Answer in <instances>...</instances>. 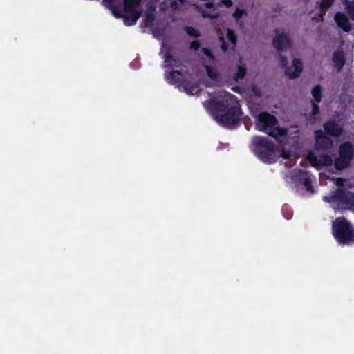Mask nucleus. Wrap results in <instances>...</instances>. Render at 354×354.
Wrapping results in <instances>:
<instances>
[{"label": "nucleus", "mask_w": 354, "mask_h": 354, "mask_svg": "<svg viewBox=\"0 0 354 354\" xmlns=\"http://www.w3.org/2000/svg\"><path fill=\"white\" fill-rule=\"evenodd\" d=\"M333 235L341 243L354 241V229L344 218H337L333 225Z\"/></svg>", "instance_id": "20e7f679"}, {"label": "nucleus", "mask_w": 354, "mask_h": 354, "mask_svg": "<svg viewBox=\"0 0 354 354\" xmlns=\"http://www.w3.org/2000/svg\"><path fill=\"white\" fill-rule=\"evenodd\" d=\"M209 104L212 110L223 112L225 111L228 106V99L211 100Z\"/></svg>", "instance_id": "dca6fc26"}, {"label": "nucleus", "mask_w": 354, "mask_h": 354, "mask_svg": "<svg viewBox=\"0 0 354 354\" xmlns=\"http://www.w3.org/2000/svg\"><path fill=\"white\" fill-rule=\"evenodd\" d=\"M165 62L167 64V66H171L172 64L175 66L180 65V63L173 57L170 50H167L165 54Z\"/></svg>", "instance_id": "4be33fe9"}, {"label": "nucleus", "mask_w": 354, "mask_h": 354, "mask_svg": "<svg viewBox=\"0 0 354 354\" xmlns=\"http://www.w3.org/2000/svg\"><path fill=\"white\" fill-rule=\"evenodd\" d=\"M141 15V12L136 10L124 12L123 16L124 23L126 26H130L136 24Z\"/></svg>", "instance_id": "4468645a"}, {"label": "nucleus", "mask_w": 354, "mask_h": 354, "mask_svg": "<svg viewBox=\"0 0 354 354\" xmlns=\"http://www.w3.org/2000/svg\"><path fill=\"white\" fill-rule=\"evenodd\" d=\"M319 103L312 102V115H316L319 112V107L318 106Z\"/></svg>", "instance_id": "72a5a7b5"}, {"label": "nucleus", "mask_w": 354, "mask_h": 354, "mask_svg": "<svg viewBox=\"0 0 354 354\" xmlns=\"http://www.w3.org/2000/svg\"><path fill=\"white\" fill-rule=\"evenodd\" d=\"M165 76L169 84H178V88L185 80L184 75L180 71H166Z\"/></svg>", "instance_id": "ddd939ff"}, {"label": "nucleus", "mask_w": 354, "mask_h": 354, "mask_svg": "<svg viewBox=\"0 0 354 354\" xmlns=\"http://www.w3.org/2000/svg\"><path fill=\"white\" fill-rule=\"evenodd\" d=\"M312 95L315 100L314 102L319 103L322 99V88L319 84L315 85L311 91Z\"/></svg>", "instance_id": "412c9836"}, {"label": "nucleus", "mask_w": 354, "mask_h": 354, "mask_svg": "<svg viewBox=\"0 0 354 354\" xmlns=\"http://www.w3.org/2000/svg\"><path fill=\"white\" fill-rule=\"evenodd\" d=\"M242 111L239 104L230 107L224 114L217 115L216 119L223 127L234 129L239 125Z\"/></svg>", "instance_id": "423d86ee"}, {"label": "nucleus", "mask_w": 354, "mask_h": 354, "mask_svg": "<svg viewBox=\"0 0 354 354\" xmlns=\"http://www.w3.org/2000/svg\"><path fill=\"white\" fill-rule=\"evenodd\" d=\"M335 66L340 71L345 64V57L342 52H335L332 57Z\"/></svg>", "instance_id": "a211bd4d"}, {"label": "nucleus", "mask_w": 354, "mask_h": 354, "mask_svg": "<svg viewBox=\"0 0 354 354\" xmlns=\"http://www.w3.org/2000/svg\"><path fill=\"white\" fill-rule=\"evenodd\" d=\"M334 19L337 26L344 32H348L351 31V26L348 17L345 14L341 12H337L335 15Z\"/></svg>", "instance_id": "f8f14e48"}, {"label": "nucleus", "mask_w": 354, "mask_h": 354, "mask_svg": "<svg viewBox=\"0 0 354 354\" xmlns=\"http://www.w3.org/2000/svg\"><path fill=\"white\" fill-rule=\"evenodd\" d=\"M233 97H235L234 95H232L229 94V98L231 99V98H233Z\"/></svg>", "instance_id": "a19ab883"}, {"label": "nucleus", "mask_w": 354, "mask_h": 354, "mask_svg": "<svg viewBox=\"0 0 354 354\" xmlns=\"http://www.w3.org/2000/svg\"><path fill=\"white\" fill-rule=\"evenodd\" d=\"M279 64L282 67H285L288 64V59L286 56L281 55L279 59Z\"/></svg>", "instance_id": "c9c22d12"}, {"label": "nucleus", "mask_w": 354, "mask_h": 354, "mask_svg": "<svg viewBox=\"0 0 354 354\" xmlns=\"http://www.w3.org/2000/svg\"><path fill=\"white\" fill-rule=\"evenodd\" d=\"M204 67L205 68L207 75L209 78L212 80H216L219 78L220 73L216 68L209 65H205Z\"/></svg>", "instance_id": "aec40b11"}, {"label": "nucleus", "mask_w": 354, "mask_h": 354, "mask_svg": "<svg viewBox=\"0 0 354 354\" xmlns=\"http://www.w3.org/2000/svg\"><path fill=\"white\" fill-rule=\"evenodd\" d=\"M256 129L266 132L268 136L279 140V138L288 134V129L279 127L277 118L268 112L260 113L256 118Z\"/></svg>", "instance_id": "f257e3e1"}, {"label": "nucleus", "mask_w": 354, "mask_h": 354, "mask_svg": "<svg viewBox=\"0 0 354 354\" xmlns=\"http://www.w3.org/2000/svg\"><path fill=\"white\" fill-rule=\"evenodd\" d=\"M245 13V11L244 10L240 9L239 8H236L234 13L232 14V16L236 19H239L242 17L243 14Z\"/></svg>", "instance_id": "c756f323"}, {"label": "nucleus", "mask_w": 354, "mask_h": 354, "mask_svg": "<svg viewBox=\"0 0 354 354\" xmlns=\"http://www.w3.org/2000/svg\"><path fill=\"white\" fill-rule=\"evenodd\" d=\"M308 160L310 163L311 166L320 169L322 167H328L332 165L334 160L332 157L328 154H321L318 156L313 153H309L308 156Z\"/></svg>", "instance_id": "0eeeda50"}, {"label": "nucleus", "mask_w": 354, "mask_h": 354, "mask_svg": "<svg viewBox=\"0 0 354 354\" xmlns=\"http://www.w3.org/2000/svg\"><path fill=\"white\" fill-rule=\"evenodd\" d=\"M281 156H282L283 158H286V156L285 155H283V154H281Z\"/></svg>", "instance_id": "79ce46f5"}, {"label": "nucleus", "mask_w": 354, "mask_h": 354, "mask_svg": "<svg viewBox=\"0 0 354 354\" xmlns=\"http://www.w3.org/2000/svg\"><path fill=\"white\" fill-rule=\"evenodd\" d=\"M335 0H321L319 3V9L323 15H325L326 10L333 4Z\"/></svg>", "instance_id": "b1692460"}, {"label": "nucleus", "mask_w": 354, "mask_h": 354, "mask_svg": "<svg viewBox=\"0 0 354 354\" xmlns=\"http://www.w3.org/2000/svg\"><path fill=\"white\" fill-rule=\"evenodd\" d=\"M324 200L336 203L339 208L344 209H351L354 206V194L345 188H337L328 197H324Z\"/></svg>", "instance_id": "7ed1b4c3"}, {"label": "nucleus", "mask_w": 354, "mask_h": 354, "mask_svg": "<svg viewBox=\"0 0 354 354\" xmlns=\"http://www.w3.org/2000/svg\"><path fill=\"white\" fill-rule=\"evenodd\" d=\"M272 45L278 51H285L290 48L291 40L286 34H278L273 39Z\"/></svg>", "instance_id": "1a4fd4ad"}, {"label": "nucleus", "mask_w": 354, "mask_h": 354, "mask_svg": "<svg viewBox=\"0 0 354 354\" xmlns=\"http://www.w3.org/2000/svg\"><path fill=\"white\" fill-rule=\"evenodd\" d=\"M123 10L124 12L136 10L141 0H123Z\"/></svg>", "instance_id": "6ab92c4d"}, {"label": "nucleus", "mask_w": 354, "mask_h": 354, "mask_svg": "<svg viewBox=\"0 0 354 354\" xmlns=\"http://www.w3.org/2000/svg\"><path fill=\"white\" fill-rule=\"evenodd\" d=\"M282 212L284 215V217L286 218V219H290L292 218V212L288 209V206H283L282 207Z\"/></svg>", "instance_id": "7c9ffc66"}, {"label": "nucleus", "mask_w": 354, "mask_h": 354, "mask_svg": "<svg viewBox=\"0 0 354 354\" xmlns=\"http://www.w3.org/2000/svg\"><path fill=\"white\" fill-rule=\"evenodd\" d=\"M185 31L186 32V33L191 36V37H196V38H198L199 37H201V33L198 30H196L194 27H192V26H186L185 28Z\"/></svg>", "instance_id": "bb28decb"}, {"label": "nucleus", "mask_w": 354, "mask_h": 354, "mask_svg": "<svg viewBox=\"0 0 354 354\" xmlns=\"http://www.w3.org/2000/svg\"><path fill=\"white\" fill-rule=\"evenodd\" d=\"M179 88L183 89L188 95H194L200 91L199 85L196 82L192 83L185 80L180 84Z\"/></svg>", "instance_id": "2eb2a0df"}, {"label": "nucleus", "mask_w": 354, "mask_h": 354, "mask_svg": "<svg viewBox=\"0 0 354 354\" xmlns=\"http://www.w3.org/2000/svg\"><path fill=\"white\" fill-rule=\"evenodd\" d=\"M246 75V68L244 66L239 65L237 68V72L235 75V79L236 80L244 78Z\"/></svg>", "instance_id": "cd10ccee"}, {"label": "nucleus", "mask_w": 354, "mask_h": 354, "mask_svg": "<svg viewBox=\"0 0 354 354\" xmlns=\"http://www.w3.org/2000/svg\"><path fill=\"white\" fill-rule=\"evenodd\" d=\"M202 52L204 53L205 55H206L207 57H209L211 59H214V56L212 52V50L208 48H203Z\"/></svg>", "instance_id": "473e14b6"}, {"label": "nucleus", "mask_w": 354, "mask_h": 354, "mask_svg": "<svg viewBox=\"0 0 354 354\" xmlns=\"http://www.w3.org/2000/svg\"><path fill=\"white\" fill-rule=\"evenodd\" d=\"M205 7L211 9L214 8V3L213 2H207L204 4Z\"/></svg>", "instance_id": "58836bf2"}, {"label": "nucleus", "mask_w": 354, "mask_h": 354, "mask_svg": "<svg viewBox=\"0 0 354 354\" xmlns=\"http://www.w3.org/2000/svg\"><path fill=\"white\" fill-rule=\"evenodd\" d=\"M354 158V145L349 141L342 142L339 147V156L334 160V167L337 171L348 168Z\"/></svg>", "instance_id": "39448f33"}, {"label": "nucleus", "mask_w": 354, "mask_h": 354, "mask_svg": "<svg viewBox=\"0 0 354 354\" xmlns=\"http://www.w3.org/2000/svg\"><path fill=\"white\" fill-rule=\"evenodd\" d=\"M221 48L223 52H226L228 50V44L225 42L223 37H220Z\"/></svg>", "instance_id": "f704fd0d"}, {"label": "nucleus", "mask_w": 354, "mask_h": 354, "mask_svg": "<svg viewBox=\"0 0 354 354\" xmlns=\"http://www.w3.org/2000/svg\"><path fill=\"white\" fill-rule=\"evenodd\" d=\"M292 67L294 68L293 71L292 67H287L285 70V75L290 80L299 77L301 73L303 65L301 60L298 58H294L292 60Z\"/></svg>", "instance_id": "9d476101"}, {"label": "nucleus", "mask_w": 354, "mask_h": 354, "mask_svg": "<svg viewBox=\"0 0 354 354\" xmlns=\"http://www.w3.org/2000/svg\"><path fill=\"white\" fill-rule=\"evenodd\" d=\"M344 4L348 15L351 19L354 21V0H353V1L345 0Z\"/></svg>", "instance_id": "5701e85b"}, {"label": "nucleus", "mask_w": 354, "mask_h": 354, "mask_svg": "<svg viewBox=\"0 0 354 354\" xmlns=\"http://www.w3.org/2000/svg\"><path fill=\"white\" fill-rule=\"evenodd\" d=\"M315 148L318 151H326L333 145V140L321 130L315 131Z\"/></svg>", "instance_id": "6e6552de"}, {"label": "nucleus", "mask_w": 354, "mask_h": 354, "mask_svg": "<svg viewBox=\"0 0 354 354\" xmlns=\"http://www.w3.org/2000/svg\"><path fill=\"white\" fill-rule=\"evenodd\" d=\"M115 0H103L104 5L108 8L113 5Z\"/></svg>", "instance_id": "4c0bfd02"}, {"label": "nucleus", "mask_w": 354, "mask_h": 354, "mask_svg": "<svg viewBox=\"0 0 354 354\" xmlns=\"http://www.w3.org/2000/svg\"><path fill=\"white\" fill-rule=\"evenodd\" d=\"M221 3L224 5L227 8H230L233 5V2L232 0H221Z\"/></svg>", "instance_id": "e433bc0d"}, {"label": "nucleus", "mask_w": 354, "mask_h": 354, "mask_svg": "<svg viewBox=\"0 0 354 354\" xmlns=\"http://www.w3.org/2000/svg\"><path fill=\"white\" fill-rule=\"evenodd\" d=\"M227 38L231 42L232 44L236 46V41H237V37H236L235 32L233 30H232L230 29L227 30Z\"/></svg>", "instance_id": "c85d7f7f"}, {"label": "nucleus", "mask_w": 354, "mask_h": 354, "mask_svg": "<svg viewBox=\"0 0 354 354\" xmlns=\"http://www.w3.org/2000/svg\"><path fill=\"white\" fill-rule=\"evenodd\" d=\"M299 173L300 175L299 178V181L304 185L306 191L313 192L312 181L310 176L308 175V172L299 170Z\"/></svg>", "instance_id": "f3484780"}, {"label": "nucleus", "mask_w": 354, "mask_h": 354, "mask_svg": "<svg viewBox=\"0 0 354 354\" xmlns=\"http://www.w3.org/2000/svg\"><path fill=\"white\" fill-rule=\"evenodd\" d=\"M324 129L326 133L333 137H339L343 133L342 128L335 120H328L324 124Z\"/></svg>", "instance_id": "9b49d317"}, {"label": "nucleus", "mask_w": 354, "mask_h": 354, "mask_svg": "<svg viewBox=\"0 0 354 354\" xmlns=\"http://www.w3.org/2000/svg\"><path fill=\"white\" fill-rule=\"evenodd\" d=\"M253 152L262 162L266 164H273L277 161V147L272 141L262 136H254L252 138Z\"/></svg>", "instance_id": "f03ea898"}, {"label": "nucleus", "mask_w": 354, "mask_h": 354, "mask_svg": "<svg viewBox=\"0 0 354 354\" xmlns=\"http://www.w3.org/2000/svg\"><path fill=\"white\" fill-rule=\"evenodd\" d=\"M201 15H202V16H203L204 18H206V17H208V18H214V17H213V16L210 15V14L207 13V12H205V11H202Z\"/></svg>", "instance_id": "ea45409f"}, {"label": "nucleus", "mask_w": 354, "mask_h": 354, "mask_svg": "<svg viewBox=\"0 0 354 354\" xmlns=\"http://www.w3.org/2000/svg\"><path fill=\"white\" fill-rule=\"evenodd\" d=\"M190 48L192 50H194L195 51L198 50L199 48L201 47V42L199 40H195L190 43L189 46Z\"/></svg>", "instance_id": "2f4dec72"}, {"label": "nucleus", "mask_w": 354, "mask_h": 354, "mask_svg": "<svg viewBox=\"0 0 354 354\" xmlns=\"http://www.w3.org/2000/svg\"><path fill=\"white\" fill-rule=\"evenodd\" d=\"M111 10L115 17L117 18H122L124 15V11L121 9L119 6H115L113 5L111 6V7H108Z\"/></svg>", "instance_id": "a878e982"}, {"label": "nucleus", "mask_w": 354, "mask_h": 354, "mask_svg": "<svg viewBox=\"0 0 354 354\" xmlns=\"http://www.w3.org/2000/svg\"><path fill=\"white\" fill-rule=\"evenodd\" d=\"M155 21V15L153 12H147L144 18V24L147 27L152 26L153 21Z\"/></svg>", "instance_id": "393cba45"}]
</instances>
